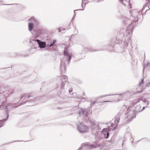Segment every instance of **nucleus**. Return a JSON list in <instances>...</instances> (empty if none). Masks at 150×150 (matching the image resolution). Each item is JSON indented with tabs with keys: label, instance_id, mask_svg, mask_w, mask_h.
Returning <instances> with one entry per match:
<instances>
[{
	"label": "nucleus",
	"instance_id": "obj_1",
	"mask_svg": "<svg viewBox=\"0 0 150 150\" xmlns=\"http://www.w3.org/2000/svg\"><path fill=\"white\" fill-rule=\"evenodd\" d=\"M111 128H108L104 129H103V134L104 135V137L106 138H108L109 135V132L110 130H114L115 127H113V125H111Z\"/></svg>",
	"mask_w": 150,
	"mask_h": 150
},
{
	"label": "nucleus",
	"instance_id": "obj_9",
	"mask_svg": "<svg viewBox=\"0 0 150 150\" xmlns=\"http://www.w3.org/2000/svg\"><path fill=\"white\" fill-rule=\"evenodd\" d=\"M119 120H118V119H117V122H119Z\"/></svg>",
	"mask_w": 150,
	"mask_h": 150
},
{
	"label": "nucleus",
	"instance_id": "obj_10",
	"mask_svg": "<svg viewBox=\"0 0 150 150\" xmlns=\"http://www.w3.org/2000/svg\"><path fill=\"white\" fill-rule=\"evenodd\" d=\"M109 96V95H106L104 96Z\"/></svg>",
	"mask_w": 150,
	"mask_h": 150
},
{
	"label": "nucleus",
	"instance_id": "obj_13",
	"mask_svg": "<svg viewBox=\"0 0 150 150\" xmlns=\"http://www.w3.org/2000/svg\"><path fill=\"white\" fill-rule=\"evenodd\" d=\"M29 98V96H28V98Z\"/></svg>",
	"mask_w": 150,
	"mask_h": 150
},
{
	"label": "nucleus",
	"instance_id": "obj_8",
	"mask_svg": "<svg viewBox=\"0 0 150 150\" xmlns=\"http://www.w3.org/2000/svg\"><path fill=\"white\" fill-rule=\"evenodd\" d=\"M52 49L53 50H55L56 49H55V47L54 46H52Z\"/></svg>",
	"mask_w": 150,
	"mask_h": 150
},
{
	"label": "nucleus",
	"instance_id": "obj_2",
	"mask_svg": "<svg viewBox=\"0 0 150 150\" xmlns=\"http://www.w3.org/2000/svg\"><path fill=\"white\" fill-rule=\"evenodd\" d=\"M88 127L81 124L78 127V130L81 132H84L87 131Z\"/></svg>",
	"mask_w": 150,
	"mask_h": 150
},
{
	"label": "nucleus",
	"instance_id": "obj_6",
	"mask_svg": "<svg viewBox=\"0 0 150 150\" xmlns=\"http://www.w3.org/2000/svg\"><path fill=\"white\" fill-rule=\"evenodd\" d=\"M34 27V24L33 23H29L28 27L29 30L31 31L33 29Z\"/></svg>",
	"mask_w": 150,
	"mask_h": 150
},
{
	"label": "nucleus",
	"instance_id": "obj_3",
	"mask_svg": "<svg viewBox=\"0 0 150 150\" xmlns=\"http://www.w3.org/2000/svg\"><path fill=\"white\" fill-rule=\"evenodd\" d=\"M39 45V47L41 48H44L45 47L46 44L45 42H41L40 40H36Z\"/></svg>",
	"mask_w": 150,
	"mask_h": 150
},
{
	"label": "nucleus",
	"instance_id": "obj_11",
	"mask_svg": "<svg viewBox=\"0 0 150 150\" xmlns=\"http://www.w3.org/2000/svg\"><path fill=\"white\" fill-rule=\"evenodd\" d=\"M133 118L132 117V116L131 117H130V118H131V119H132Z\"/></svg>",
	"mask_w": 150,
	"mask_h": 150
},
{
	"label": "nucleus",
	"instance_id": "obj_5",
	"mask_svg": "<svg viewBox=\"0 0 150 150\" xmlns=\"http://www.w3.org/2000/svg\"><path fill=\"white\" fill-rule=\"evenodd\" d=\"M67 47L65 48L64 51V55L68 56L69 57V59L70 60L71 59V54H70L67 50Z\"/></svg>",
	"mask_w": 150,
	"mask_h": 150
},
{
	"label": "nucleus",
	"instance_id": "obj_7",
	"mask_svg": "<svg viewBox=\"0 0 150 150\" xmlns=\"http://www.w3.org/2000/svg\"><path fill=\"white\" fill-rule=\"evenodd\" d=\"M56 40H53L52 43L49 46L50 47H51L52 46H54L55 49H57V46L56 45H54V44L56 43Z\"/></svg>",
	"mask_w": 150,
	"mask_h": 150
},
{
	"label": "nucleus",
	"instance_id": "obj_4",
	"mask_svg": "<svg viewBox=\"0 0 150 150\" xmlns=\"http://www.w3.org/2000/svg\"><path fill=\"white\" fill-rule=\"evenodd\" d=\"M144 83V79H142V80L141 82L139 84V87L137 88V90H138L137 91V93H142V91H143V90L142 89V88H141V84H143V83Z\"/></svg>",
	"mask_w": 150,
	"mask_h": 150
},
{
	"label": "nucleus",
	"instance_id": "obj_12",
	"mask_svg": "<svg viewBox=\"0 0 150 150\" xmlns=\"http://www.w3.org/2000/svg\"><path fill=\"white\" fill-rule=\"evenodd\" d=\"M108 101H103V102H108Z\"/></svg>",
	"mask_w": 150,
	"mask_h": 150
}]
</instances>
